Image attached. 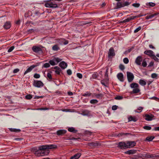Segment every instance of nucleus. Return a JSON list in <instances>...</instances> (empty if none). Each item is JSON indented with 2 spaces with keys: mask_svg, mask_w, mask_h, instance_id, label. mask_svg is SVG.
<instances>
[{
  "mask_svg": "<svg viewBox=\"0 0 159 159\" xmlns=\"http://www.w3.org/2000/svg\"><path fill=\"white\" fill-rule=\"evenodd\" d=\"M49 63H46L43 66V67L44 68H48L50 66Z\"/></svg>",
  "mask_w": 159,
  "mask_h": 159,
  "instance_id": "49",
  "label": "nucleus"
},
{
  "mask_svg": "<svg viewBox=\"0 0 159 159\" xmlns=\"http://www.w3.org/2000/svg\"><path fill=\"white\" fill-rule=\"evenodd\" d=\"M143 128L146 130H150L151 129V127L148 126H145L143 127Z\"/></svg>",
  "mask_w": 159,
  "mask_h": 159,
  "instance_id": "50",
  "label": "nucleus"
},
{
  "mask_svg": "<svg viewBox=\"0 0 159 159\" xmlns=\"http://www.w3.org/2000/svg\"><path fill=\"white\" fill-rule=\"evenodd\" d=\"M55 73L56 74L58 75H60V73L62 72H61V70H55Z\"/></svg>",
  "mask_w": 159,
  "mask_h": 159,
  "instance_id": "58",
  "label": "nucleus"
},
{
  "mask_svg": "<svg viewBox=\"0 0 159 159\" xmlns=\"http://www.w3.org/2000/svg\"><path fill=\"white\" fill-rule=\"evenodd\" d=\"M144 117L145 119L148 121L152 120L154 117L153 115L152 114H146L145 115Z\"/></svg>",
  "mask_w": 159,
  "mask_h": 159,
  "instance_id": "11",
  "label": "nucleus"
},
{
  "mask_svg": "<svg viewBox=\"0 0 159 159\" xmlns=\"http://www.w3.org/2000/svg\"><path fill=\"white\" fill-rule=\"evenodd\" d=\"M91 95V93H89L87 92L86 93L82 94V96L85 97L89 96Z\"/></svg>",
  "mask_w": 159,
  "mask_h": 159,
  "instance_id": "52",
  "label": "nucleus"
},
{
  "mask_svg": "<svg viewBox=\"0 0 159 159\" xmlns=\"http://www.w3.org/2000/svg\"><path fill=\"white\" fill-rule=\"evenodd\" d=\"M118 147L121 149L127 148L126 143L124 142H120L118 143Z\"/></svg>",
  "mask_w": 159,
  "mask_h": 159,
  "instance_id": "10",
  "label": "nucleus"
},
{
  "mask_svg": "<svg viewBox=\"0 0 159 159\" xmlns=\"http://www.w3.org/2000/svg\"><path fill=\"white\" fill-rule=\"evenodd\" d=\"M154 137L152 136L147 137L146 139V140L148 141H151L154 139Z\"/></svg>",
  "mask_w": 159,
  "mask_h": 159,
  "instance_id": "34",
  "label": "nucleus"
},
{
  "mask_svg": "<svg viewBox=\"0 0 159 159\" xmlns=\"http://www.w3.org/2000/svg\"><path fill=\"white\" fill-rule=\"evenodd\" d=\"M32 98V96L31 95L28 94L27 95L25 96V98L27 99H30Z\"/></svg>",
  "mask_w": 159,
  "mask_h": 159,
  "instance_id": "41",
  "label": "nucleus"
},
{
  "mask_svg": "<svg viewBox=\"0 0 159 159\" xmlns=\"http://www.w3.org/2000/svg\"><path fill=\"white\" fill-rule=\"evenodd\" d=\"M118 79L121 82H123L124 81V77L123 74L120 73L117 74V75Z\"/></svg>",
  "mask_w": 159,
  "mask_h": 159,
  "instance_id": "21",
  "label": "nucleus"
},
{
  "mask_svg": "<svg viewBox=\"0 0 159 159\" xmlns=\"http://www.w3.org/2000/svg\"><path fill=\"white\" fill-rule=\"evenodd\" d=\"M41 151L40 150V147H39V149H38L37 151H36L35 153H34V154L35 155L37 156H41Z\"/></svg>",
  "mask_w": 159,
  "mask_h": 159,
  "instance_id": "28",
  "label": "nucleus"
},
{
  "mask_svg": "<svg viewBox=\"0 0 159 159\" xmlns=\"http://www.w3.org/2000/svg\"><path fill=\"white\" fill-rule=\"evenodd\" d=\"M158 75L156 73H153L151 75V77L153 78H157Z\"/></svg>",
  "mask_w": 159,
  "mask_h": 159,
  "instance_id": "48",
  "label": "nucleus"
},
{
  "mask_svg": "<svg viewBox=\"0 0 159 159\" xmlns=\"http://www.w3.org/2000/svg\"><path fill=\"white\" fill-rule=\"evenodd\" d=\"M118 106L116 105H114L112 107V109L113 110H115L117 109Z\"/></svg>",
  "mask_w": 159,
  "mask_h": 159,
  "instance_id": "64",
  "label": "nucleus"
},
{
  "mask_svg": "<svg viewBox=\"0 0 159 159\" xmlns=\"http://www.w3.org/2000/svg\"><path fill=\"white\" fill-rule=\"evenodd\" d=\"M127 148H132L136 145V143L134 141H128L126 143Z\"/></svg>",
  "mask_w": 159,
  "mask_h": 159,
  "instance_id": "13",
  "label": "nucleus"
},
{
  "mask_svg": "<svg viewBox=\"0 0 159 159\" xmlns=\"http://www.w3.org/2000/svg\"><path fill=\"white\" fill-rule=\"evenodd\" d=\"M52 0H47L44 1L46 2L44 6L47 7L52 8H56L58 7L57 5L54 2H49V1Z\"/></svg>",
  "mask_w": 159,
  "mask_h": 159,
  "instance_id": "1",
  "label": "nucleus"
},
{
  "mask_svg": "<svg viewBox=\"0 0 159 159\" xmlns=\"http://www.w3.org/2000/svg\"><path fill=\"white\" fill-rule=\"evenodd\" d=\"M36 66V65H33L31 66H30L29 68H28L27 70H32L33 68H34Z\"/></svg>",
  "mask_w": 159,
  "mask_h": 159,
  "instance_id": "60",
  "label": "nucleus"
},
{
  "mask_svg": "<svg viewBox=\"0 0 159 159\" xmlns=\"http://www.w3.org/2000/svg\"><path fill=\"white\" fill-rule=\"evenodd\" d=\"M81 114L84 116H90L91 115L90 111L86 110L82 111Z\"/></svg>",
  "mask_w": 159,
  "mask_h": 159,
  "instance_id": "12",
  "label": "nucleus"
},
{
  "mask_svg": "<svg viewBox=\"0 0 159 159\" xmlns=\"http://www.w3.org/2000/svg\"><path fill=\"white\" fill-rule=\"evenodd\" d=\"M147 61L145 60H143L142 61V66L144 67H147Z\"/></svg>",
  "mask_w": 159,
  "mask_h": 159,
  "instance_id": "38",
  "label": "nucleus"
},
{
  "mask_svg": "<svg viewBox=\"0 0 159 159\" xmlns=\"http://www.w3.org/2000/svg\"><path fill=\"white\" fill-rule=\"evenodd\" d=\"M33 51L36 53H41L42 52V49L39 47L34 46L32 48Z\"/></svg>",
  "mask_w": 159,
  "mask_h": 159,
  "instance_id": "8",
  "label": "nucleus"
},
{
  "mask_svg": "<svg viewBox=\"0 0 159 159\" xmlns=\"http://www.w3.org/2000/svg\"><path fill=\"white\" fill-rule=\"evenodd\" d=\"M44 148H46L49 150V149H54L57 148V146L55 145H45Z\"/></svg>",
  "mask_w": 159,
  "mask_h": 159,
  "instance_id": "17",
  "label": "nucleus"
},
{
  "mask_svg": "<svg viewBox=\"0 0 159 159\" xmlns=\"http://www.w3.org/2000/svg\"><path fill=\"white\" fill-rule=\"evenodd\" d=\"M152 58L156 61H158L159 60V59L154 55V54L152 56Z\"/></svg>",
  "mask_w": 159,
  "mask_h": 159,
  "instance_id": "47",
  "label": "nucleus"
},
{
  "mask_svg": "<svg viewBox=\"0 0 159 159\" xmlns=\"http://www.w3.org/2000/svg\"><path fill=\"white\" fill-rule=\"evenodd\" d=\"M133 48H130L128 49V50L126 51L124 53L125 54H127L128 53L130 52L131 51V50H132Z\"/></svg>",
  "mask_w": 159,
  "mask_h": 159,
  "instance_id": "54",
  "label": "nucleus"
},
{
  "mask_svg": "<svg viewBox=\"0 0 159 159\" xmlns=\"http://www.w3.org/2000/svg\"><path fill=\"white\" fill-rule=\"evenodd\" d=\"M151 154L148 153H147L146 154H143L142 155V157H145L147 158H150Z\"/></svg>",
  "mask_w": 159,
  "mask_h": 159,
  "instance_id": "37",
  "label": "nucleus"
},
{
  "mask_svg": "<svg viewBox=\"0 0 159 159\" xmlns=\"http://www.w3.org/2000/svg\"><path fill=\"white\" fill-rule=\"evenodd\" d=\"M38 149L36 147H34L31 149V151L32 152H34V153H35L36 151H37V150H38Z\"/></svg>",
  "mask_w": 159,
  "mask_h": 159,
  "instance_id": "57",
  "label": "nucleus"
},
{
  "mask_svg": "<svg viewBox=\"0 0 159 159\" xmlns=\"http://www.w3.org/2000/svg\"><path fill=\"white\" fill-rule=\"evenodd\" d=\"M11 26V25L10 22H7L4 24V27L5 29H9Z\"/></svg>",
  "mask_w": 159,
  "mask_h": 159,
  "instance_id": "25",
  "label": "nucleus"
},
{
  "mask_svg": "<svg viewBox=\"0 0 159 159\" xmlns=\"http://www.w3.org/2000/svg\"><path fill=\"white\" fill-rule=\"evenodd\" d=\"M159 13H155L153 14H149L145 18L146 20H148L150 19H151L153 17H154L155 16L158 15Z\"/></svg>",
  "mask_w": 159,
  "mask_h": 159,
  "instance_id": "14",
  "label": "nucleus"
},
{
  "mask_svg": "<svg viewBox=\"0 0 159 159\" xmlns=\"http://www.w3.org/2000/svg\"><path fill=\"white\" fill-rule=\"evenodd\" d=\"M77 76L80 79H81L83 77V76L82 74L80 73H77Z\"/></svg>",
  "mask_w": 159,
  "mask_h": 159,
  "instance_id": "61",
  "label": "nucleus"
},
{
  "mask_svg": "<svg viewBox=\"0 0 159 159\" xmlns=\"http://www.w3.org/2000/svg\"><path fill=\"white\" fill-rule=\"evenodd\" d=\"M140 91V90L138 88H134L133 89V93H138Z\"/></svg>",
  "mask_w": 159,
  "mask_h": 159,
  "instance_id": "36",
  "label": "nucleus"
},
{
  "mask_svg": "<svg viewBox=\"0 0 159 159\" xmlns=\"http://www.w3.org/2000/svg\"><path fill=\"white\" fill-rule=\"evenodd\" d=\"M130 4V2L126 1L124 2H118L116 3V8L117 9L126 6H127Z\"/></svg>",
  "mask_w": 159,
  "mask_h": 159,
  "instance_id": "3",
  "label": "nucleus"
},
{
  "mask_svg": "<svg viewBox=\"0 0 159 159\" xmlns=\"http://www.w3.org/2000/svg\"><path fill=\"white\" fill-rule=\"evenodd\" d=\"M141 26H139L137 28H136L134 31V33H136L141 30Z\"/></svg>",
  "mask_w": 159,
  "mask_h": 159,
  "instance_id": "51",
  "label": "nucleus"
},
{
  "mask_svg": "<svg viewBox=\"0 0 159 159\" xmlns=\"http://www.w3.org/2000/svg\"><path fill=\"white\" fill-rule=\"evenodd\" d=\"M136 152V150H131L127 151L125 152V154H128L129 155L133 154H135Z\"/></svg>",
  "mask_w": 159,
  "mask_h": 159,
  "instance_id": "24",
  "label": "nucleus"
},
{
  "mask_svg": "<svg viewBox=\"0 0 159 159\" xmlns=\"http://www.w3.org/2000/svg\"><path fill=\"white\" fill-rule=\"evenodd\" d=\"M45 145L40 146V150H41V156L47 155L49 152V150L46 148H44Z\"/></svg>",
  "mask_w": 159,
  "mask_h": 159,
  "instance_id": "2",
  "label": "nucleus"
},
{
  "mask_svg": "<svg viewBox=\"0 0 159 159\" xmlns=\"http://www.w3.org/2000/svg\"><path fill=\"white\" fill-rule=\"evenodd\" d=\"M150 158L152 159H155L156 158H159V155H157L155 154H151L150 155Z\"/></svg>",
  "mask_w": 159,
  "mask_h": 159,
  "instance_id": "29",
  "label": "nucleus"
},
{
  "mask_svg": "<svg viewBox=\"0 0 159 159\" xmlns=\"http://www.w3.org/2000/svg\"><path fill=\"white\" fill-rule=\"evenodd\" d=\"M49 62L50 64L52 66H54L55 65L57 64L54 59H53L52 60H51L49 61Z\"/></svg>",
  "mask_w": 159,
  "mask_h": 159,
  "instance_id": "35",
  "label": "nucleus"
},
{
  "mask_svg": "<svg viewBox=\"0 0 159 159\" xmlns=\"http://www.w3.org/2000/svg\"><path fill=\"white\" fill-rule=\"evenodd\" d=\"M60 49L59 47L57 45H55L52 47V49L53 51H57Z\"/></svg>",
  "mask_w": 159,
  "mask_h": 159,
  "instance_id": "32",
  "label": "nucleus"
},
{
  "mask_svg": "<svg viewBox=\"0 0 159 159\" xmlns=\"http://www.w3.org/2000/svg\"><path fill=\"white\" fill-rule=\"evenodd\" d=\"M33 84L34 86L38 88L43 87V84L41 81L38 80H34Z\"/></svg>",
  "mask_w": 159,
  "mask_h": 159,
  "instance_id": "5",
  "label": "nucleus"
},
{
  "mask_svg": "<svg viewBox=\"0 0 159 159\" xmlns=\"http://www.w3.org/2000/svg\"><path fill=\"white\" fill-rule=\"evenodd\" d=\"M127 78L129 82H131L134 78V76L133 74L129 72H127Z\"/></svg>",
  "mask_w": 159,
  "mask_h": 159,
  "instance_id": "7",
  "label": "nucleus"
},
{
  "mask_svg": "<svg viewBox=\"0 0 159 159\" xmlns=\"http://www.w3.org/2000/svg\"><path fill=\"white\" fill-rule=\"evenodd\" d=\"M142 60L143 59L142 57L141 56H139L137 57L136 58L135 62L137 65H140Z\"/></svg>",
  "mask_w": 159,
  "mask_h": 159,
  "instance_id": "15",
  "label": "nucleus"
},
{
  "mask_svg": "<svg viewBox=\"0 0 159 159\" xmlns=\"http://www.w3.org/2000/svg\"><path fill=\"white\" fill-rule=\"evenodd\" d=\"M144 53L152 57L154 54L153 52L151 50H146L144 52Z\"/></svg>",
  "mask_w": 159,
  "mask_h": 159,
  "instance_id": "19",
  "label": "nucleus"
},
{
  "mask_svg": "<svg viewBox=\"0 0 159 159\" xmlns=\"http://www.w3.org/2000/svg\"><path fill=\"white\" fill-rule=\"evenodd\" d=\"M123 98L122 96H117L115 98V99L116 100H121Z\"/></svg>",
  "mask_w": 159,
  "mask_h": 159,
  "instance_id": "55",
  "label": "nucleus"
},
{
  "mask_svg": "<svg viewBox=\"0 0 159 159\" xmlns=\"http://www.w3.org/2000/svg\"><path fill=\"white\" fill-rule=\"evenodd\" d=\"M68 130V131L73 133H76L77 132V130H75V128L73 127L69 128Z\"/></svg>",
  "mask_w": 159,
  "mask_h": 159,
  "instance_id": "26",
  "label": "nucleus"
},
{
  "mask_svg": "<svg viewBox=\"0 0 159 159\" xmlns=\"http://www.w3.org/2000/svg\"><path fill=\"white\" fill-rule=\"evenodd\" d=\"M143 107H138L137 109L136 110H135L134 111L136 113H140L141 112L142 110L143 109Z\"/></svg>",
  "mask_w": 159,
  "mask_h": 159,
  "instance_id": "33",
  "label": "nucleus"
},
{
  "mask_svg": "<svg viewBox=\"0 0 159 159\" xmlns=\"http://www.w3.org/2000/svg\"><path fill=\"white\" fill-rule=\"evenodd\" d=\"M66 131L64 129H60L57 132V134L58 135H61L66 133Z\"/></svg>",
  "mask_w": 159,
  "mask_h": 159,
  "instance_id": "20",
  "label": "nucleus"
},
{
  "mask_svg": "<svg viewBox=\"0 0 159 159\" xmlns=\"http://www.w3.org/2000/svg\"><path fill=\"white\" fill-rule=\"evenodd\" d=\"M59 66L60 67L63 69H65L67 66V64L64 61L61 62Z\"/></svg>",
  "mask_w": 159,
  "mask_h": 159,
  "instance_id": "18",
  "label": "nucleus"
},
{
  "mask_svg": "<svg viewBox=\"0 0 159 159\" xmlns=\"http://www.w3.org/2000/svg\"><path fill=\"white\" fill-rule=\"evenodd\" d=\"M130 87L132 88H139V86L138 84L135 83H133L130 84Z\"/></svg>",
  "mask_w": 159,
  "mask_h": 159,
  "instance_id": "27",
  "label": "nucleus"
},
{
  "mask_svg": "<svg viewBox=\"0 0 159 159\" xmlns=\"http://www.w3.org/2000/svg\"><path fill=\"white\" fill-rule=\"evenodd\" d=\"M132 6L134 7H138L140 6V4L139 3H134Z\"/></svg>",
  "mask_w": 159,
  "mask_h": 159,
  "instance_id": "62",
  "label": "nucleus"
},
{
  "mask_svg": "<svg viewBox=\"0 0 159 159\" xmlns=\"http://www.w3.org/2000/svg\"><path fill=\"white\" fill-rule=\"evenodd\" d=\"M143 16V15H139L136 16H132L128 18L127 19L122 21V23H126L129 21L130 20L134 19L136 18L139 17Z\"/></svg>",
  "mask_w": 159,
  "mask_h": 159,
  "instance_id": "6",
  "label": "nucleus"
},
{
  "mask_svg": "<svg viewBox=\"0 0 159 159\" xmlns=\"http://www.w3.org/2000/svg\"><path fill=\"white\" fill-rule=\"evenodd\" d=\"M154 62L153 61H151L148 65L147 67H151L153 66Z\"/></svg>",
  "mask_w": 159,
  "mask_h": 159,
  "instance_id": "56",
  "label": "nucleus"
},
{
  "mask_svg": "<svg viewBox=\"0 0 159 159\" xmlns=\"http://www.w3.org/2000/svg\"><path fill=\"white\" fill-rule=\"evenodd\" d=\"M115 55L114 50L113 48H111L109 50L108 53V56L109 58H111Z\"/></svg>",
  "mask_w": 159,
  "mask_h": 159,
  "instance_id": "9",
  "label": "nucleus"
},
{
  "mask_svg": "<svg viewBox=\"0 0 159 159\" xmlns=\"http://www.w3.org/2000/svg\"><path fill=\"white\" fill-rule=\"evenodd\" d=\"M108 72L107 70L105 75V78L107 80H108Z\"/></svg>",
  "mask_w": 159,
  "mask_h": 159,
  "instance_id": "42",
  "label": "nucleus"
},
{
  "mask_svg": "<svg viewBox=\"0 0 159 159\" xmlns=\"http://www.w3.org/2000/svg\"><path fill=\"white\" fill-rule=\"evenodd\" d=\"M123 62L125 64H127L129 62V60L127 58L125 57L123 59Z\"/></svg>",
  "mask_w": 159,
  "mask_h": 159,
  "instance_id": "46",
  "label": "nucleus"
},
{
  "mask_svg": "<svg viewBox=\"0 0 159 159\" xmlns=\"http://www.w3.org/2000/svg\"><path fill=\"white\" fill-rule=\"evenodd\" d=\"M119 68L120 70H124L125 67L123 65L120 64L119 66Z\"/></svg>",
  "mask_w": 159,
  "mask_h": 159,
  "instance_id": "59",
  "label": "nucleus"
},
{
  "mask_svg": "<svg viewBox=\"0 0 159 159\" xmlns=\"http://www.w3.org/2000/svg\"><path fill=\"white\" fill-rule=\"evenodd\" d=\"M51 72H50L49 73H47V76L48 78L49 79V80H51L52 79V77L51 74Z\"/></svg>",
  "mask_w": 159,
  "mask_h": 159,
  "instance_id": "45",
  "label": "nucleus"
},
{
  "mask_svg": "<svg viewBox=\"0 0 159 159\" xmlns=\"http://www.w3.org/2000/svg\"><path fill=\"white\" fill-rule=\"evenodd\" d=\"M128 121L130 122L131 121H133L134 122L136 121L138 119L135 116H129L128 117Z\"/></svg>",
  "mask_w": 159,
  "mask_h": 159,
  "instance_id": "16",
  "label": "nucleus"
},
{
  "mask_svg": "<svg viewBox=\"0 0 159 159\" xmlns=\"http://www.w3.org/2000/svg\"><path fill=\"white\" fill-rule=\"evenodd\" d=\"M139 83L142 86H145L146 84V82L142 79H141L139 80Z\"/></svg>",
  "mask_w": 159,
  "mask_h": 159,
  "instance_id": "31",
  "label": "nucleus"
},
{
  "mask_svg": "<svg viewBox=\"0 0 159 159\" xmlns=\"http://www.w3.org/2000/svg\"><path fill=\"white\" fill-rule=\"evenodd\" d=\"M10 130L11 132H20V130L19 129H16L11 128Z\"/></svg>",
  "mask_w": 159,
  "mask_h": 159,
  "instance_id": "40",
  "label": "nucleus"
},
{
  "mask_svg": "<svg viewBox=\"0 0 159 159\" xmlns=\"http://www.w3.org/2000/svg\"><path fill=\"white\" fill-rule=\"evenodd\" d=\"M142 157V156H134L133 157H131L130 159H137L139 158H141Z\"/></svg>",
  "mask_w": 159,
  "mask_h": 159,
  "instance_id": "39",
  "label": "nucleus"
},
{
  "mask_svg": "<svg viewBox=\"0 0 159 159\" xmlns=\"http://www.w3.org/2000/svg\"><path fill=\"white\" fill-rule=\"evenodd\" d=\"M54 59L57 64L61 60V59L58 58H54Z\"/></svg>",
  "mask_w": 159,
  "mask_h": 159,
  "instance_id": "43",
  "label": "nucleus"
},
{
  "mask_svg": "<svg viewBox=\"0 0 159 159\" xmlns=\"http://www.w3.org/2000/svg\"><path fill=\"white\" fill-rule=\"evenodd\" d=\"M87 145L90 147L92 148L97 147L100 146L101 145L98 142L96 141L94 142L89 143H88Z\"/></svg>",
  "mask_w": 159,
  "mask_h": 159,
  "instance_id": "4",
  "label": "nucleus"
},
{
  "mask_svg": "<svg viewBox=\"0 0 159 159\" xmlns=\"http://www.w3.org/2000/svg\"><path fill=\"white\" fill-rule=\"evenodd\" d=\"M81 154L78 153L76 154L70 158V159H78L81 156Z\"/></svg>",
  "mask_w": 159,
  "mask_h": 159,
  "instance_id": "23",
  "label": "nucleus"
},
{
  "mask_svg": "<svg viewBox=\"0 0 159 159\" xmlns=\"http://www.w3.org/2000/svg\"><path fill=\"white\" fill-rule=\"evenodd\" d=\"M34 76L35 78H39L40 77V75L39 74H35Z\"/></svg>",
  "mask_w": 159,
  "mask_h": 159,
  "instance_id": "63",
  "label": "nucleus"
},
{
  "mask_svg": "<svg viewBox=\"0 0 159 159\" xmlns=\"http://www.w3.org/2000/svg\"><path fill=\"white\" fill-rule=\"evenodd\" d=\"M15 47L12 46L8 50V52H11L14 48Z\"/></svg>",
  "mask_w": 159,
  "mask_h": 159,
  "instance_id": "53",
  "label": "nucleus"
},
{
  "mask_svg": "<svg viewBox=\"0 0 159 159\" xmlns=\"http://www.w3.org/2000/svg\"><path fill=\"white\" fill-rule=\"evenodd\" d=\"M98 102V101L96 99H92L90 100V102L91 104H94L97 103Z\"/></svg>",
  "mask_w": 159,
  "mask_h": 159,
  "instance_id": "44",
  "label": "nucleus"
},
{
  "mask_svg": "<svg viewBox=\"0 0 159 159\" xmlns=\"http://www.w3.org/2000/svg\"><path fill=\"white\" fill-rule=\"evenodd\" d=\"M59 43L61 44L66 45L68 43V41L64 39H61L59 40Z\"/></svg>",
  "mask_w": 159,
  "mask_h": 159,
  "instance_id": "22",
  "label": "nucleus"
},
{
  "mask_svg": "<svg viewBox=\"0 0 159 159\" xmlns=\"http://www.w3.org/2000/svg\"><path fill=\"white\" fill-rule=\"evenodd\" d=\"M155 3L152 2H150L146 4V6L149 7H153L155 6Z\"/></svg>",
  "mask_w": 159,
  "mask_h": 159,
  "instance_id": "30",
  "label": "nucleus"
}]
</instances>
